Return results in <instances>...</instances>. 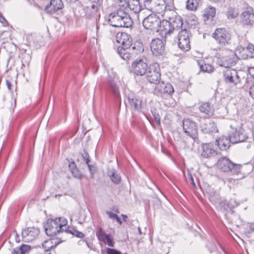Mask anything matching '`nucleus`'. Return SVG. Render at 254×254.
I'll use <instances>...</instances> for the list:
<instances>
[{"mask_svg":"<svg viewBox=\"0 0 254 254\" xmlns=\"http://www.w3.org/2000/svg\"><path fill=\"white\" fill-rule=\"evenodd\" d=\"M125 9L120 7L109 15L108 22L111 26L116 27H129L132 25V21Z\"/></svg>","mask_w":254,"mask_h":254,"instance_id":"1","label":"nucleus"},{"mask_svg":"<svg viewBox=\"0 0 254 254\" xmlns=\"http://www.w3.org/2000/svg\"><path fill=\"white\" fill-rule=\"evenodd\" d=\"M217 166L219 170L224 172H230L232 175L237 176V179L244 177V174L241 172V165L233 163L226 157H222L218 159Z\"/></svg>","mask_w":254,"mask_h":254,"instance_id":"2","label":"nucleus"},{"mask_svg":"<svg viewBox=\"0 0 254 254\" xmlns=\"http://www.w3.org/2000/svg\"><path fill=\"white\" fill-rule=\"evenodd\" d=\"M67 220L64 217L57 218L55 219H48L44 225L46 234L49 236H53L61 232H63L66 227Z\"/></svg>","mask_w":254,"mask_h":254,"instance_id":"3","label":"nucleus"},{"mask_svg":"<svg viewBox=\"0 0 254 254\" xmlns=\"http://www.w3.org/2000/svg\"><path fill=\"white\" fill-rule=\"evenodd\" d=\"M143 6L145 8L153 12L161 14L167 17L171 11L166 10V5L164 0H144Z\"/></svg>","mask_w":254,"mask_h":254,"instance_id":"4","label":"nucleus"},{"mask_svg":"<svg viewBox=\"0 0 254 254\" xmlns=\"http://www.w3.org/2000/svg\"><path fill=\"white\" fill-rule=\"evenodd\" d=\"M237 61L236 54L234 51L224 49L222 51L221 57H218L217 63L221 66L229 68V67L235 65Z\"/></svg>","mask_w":254,"mask_h":254,"instance_id":"5","label":"nucleus"},{"mask_svg":"<svg viewBox=\"0 0 254 254\" xmlns=\"http://www.w3.org/2000/svg\"><path fill=\"white\" fill-rule=\"evenodd\" d=\"M102 4V0H87L83 8L86 16L88 18L95 17L97 20Z\"/></svg>","mask_w":254,"mask_h":254,"instance_id":"6","label":"nucleus"},{"mask_svg":"<svg viewBox=\"0 0 254 254\" xmlns=\"http://www.w3.org/2000/svg\"><path fill=\"white\" fill-rule=\"evenodd\" d=\"M231 130L229 133V137L230 138L231 143L236 144L246 141L249 138L248 133L245 129L239 127L238 128H234L231 126Z\"/></svg>","mask_w":254,"mask_h":254,"instance_id":"7","label":"nucleus"},{"mask_svg":"<svg viewBox=\"0 0 254 254\" xmlns=\"http://www.w3.org/2000/svg\"><path fill=\"white\" fill-rule=\"evenodd\" d=\"M212 37L221 46H225L230 43L231 35L225 28H217L212 34Z\"/></svg>","mask_w":254,"mask_h":254,"instance_id":"8","label":"nucleus"},{"mask_svg":"<svg viewBox=\"0 0 254 254\" xmlns=\"http://www.w3.org/2000/svg\"><path fill=\"white\" fill-rule=\"evenodd\" d=\"M160 69L158 64L153 63L149 65L146 72L147 80L153 84L159 83L160 80Z\"/></svg>","mask_w":254,"mask_h":254,"instance_id":"9","label":"nucleus"},{"mask_svg":"<svg viewBox=\"0 0 254 254\" xmlns=\"http://www.w3.org/2000/svg\"><path fill=\"white\" fill-rule=\"evenodd\" d=\"M148 65L145 59H136L131 64V71L136 75H144L148 69Z\"/></svg>","mask_w":254,"mask_h":254,"instance_id":"10","label":"nucleus"},{"mask_svg":"<svg viewBox=\"0 0 254 254\" xmlns=\"http://www.w3.org/2000/svg\"><path fill=\"white\" fill-rule=\"evenodd\" d=\"M178 46L183 51H188L190 49L189 31L186 29L179 31L178 35Z\"/></svg>","mask_w":254,"mask_h":254,"instance_id":"11","label":"nucleus"},{"mask_svg":"<svg viewBox=\"0 0 254 254\" xmlns=\"http://www.w3.org/2000/svg\"><path fill=\"white\" fill-rule=\"evenodd\" d=\"M184 132L187 135L190 137L194 140L197 136V126L196 124L190 119H185L183 122Z\"/></svg>","mask_w":254,"mask_h":254,"instance_id":"12","label":"nucleus"},{"mask_svg":"<svg viewBox=\"0 0 254 254\" xmlns=\"http://www.w3.org/2000/svg\"><path fill=\"white\" fill-rule=\"evenodd\" d=\"M224 81L227 83L237 85L241 81L239 72L234 68H227L223 71Z\"/></svg>","mask_w":254,"mask_h":254,"instance_id":"13","label":"nucleus"},{"mask_svg":"<svg viewBox=\"0 0 254 254\" xmlns=\"http://www.w3.org/2000/svg\"><path fill=\"white\" fill-rule=\"evenodd\" d=\"M160 20L158 16L152 14L143 19L142 24L146 29L158 31Z\"/></svg>","mask_w":254,"mask_h":254,"instance_id":"14","label":"nucleus"},{"mask_svg":"<svg viewBox=\"0 0 254 254\" xmlns=\"http://www.w3.org/2000/svg\"><path fill=\"white\" fill-rule=\"evenodd\" d=\"M150 48L152 54L155 56H162L165 53V44L162 40L159 38H155L152 40Z\"/></svg>","mask_w":254,"mask_h":254,"instance_id":"15","label":"nucleus"},{"mask_svg":"<svg viewBox=\"0 0 254 254\" xmlns=\"http://www.w3.org/2000/svg\"><path fill=\"white\" fill-rule=\"evenodd\" d=\"M39 233V229L37 227H28L22 231V240L25 242H32L38 237Z\"/></svg>","mask_w":254,"mask_h":254,"instance_id":"16","label":"nucleus"},{"mask_svg":"<svg viewBox=\"0 0 254 254\" xmlns=\"http://www.w3.org/2000/svg\"><path fill=\"white\" fill-rule=\"evenodd\" d=\"M96 235L99 241L102 242L109 247H113L114 246L115 243L110 235L106 234L101 227L98 228Z\"/></svg>","mask_w":254,"mask_h":254,"instance_id":"17","label":"nucleus"},{"mask_svg":"<svg viewBox=\"0 0 254 254\" xmlns=\"http://www.w3.org/2000/svg\"><path fill=\"white\" fill-rule=\"evenodd\" d=\"M117 43L122 45L121 47L129 48L132 44L131 36L125 32H119L116 37Z\"/></svg>","mask_w":254,"mask_h":254,"instance_id":"18","label":"nucleus"},{"mask_svg":"<svg viewBox=\"0 0 254 254\" xmlns=\"http://www.w3.org/2000/svg\"><path fill=\"white\" fill-rule=\"evenodd\" d=\"M216 14V9L214 7L209 6L204 9L202 17L206 24L213 25V18Z\"/></svg>","mask_w":254,"mask_h":254,"instance_id":"19","label":"nucleus"},{"mask_svg":"<svg viewBox=\"0 0 254 254\" xmlns=\"http://www.w3.org/2000/svg\"><path fill=\"white\" fill-rule=\"evenodd\" d=\"M127 98L132 109L135 111H140L141 108V100L137 98L132 92H129Z\"/></svg>","mask_w":254,"mask_h":254,"instance_id":"20","label":"nucleus"},{"mask_svg":"<svg viewBox=\"0 0 254 254\" xmlns=\"http://www.w3.org/2000/svg\"><path fill=\"white\" fill-rule=\"evenodd\" d=\"M169 13L166 18H168V20L170 23L173 31H178L180 29H181V30L183 29L182 28L183 21L181 17L180 16L176 15L175 14L174 16L169 17Z\"/></svg>","mask_w":254,"mask_h":254,"instance_id":"21","label":"nucleus"},{"mask_svg":"<svg viewBox=\"0 0 254 254\" xmlns=\"http://www.w3.org/2000/svg\"><path fill=\"white\" fill-rule=\"evenodd\" d=\"M63 5L62 0H51L50 3L46 5L45 9L47 12L53 14L62 9Z\"/></svg>","mask_w":254,"mask_h":254,"instance_id":"22","label":"nucleus"},{"mask_svg":"<svg viewBox=\"0 0 254 254\" xmlns=\"http://www.w3.org/2000/svg\"><path fill=\"white\" fill-rule=\"evenodd\" d=\"M242 21L247 25H254V12L253 10L245 11L242 14Z\"/></svg>","mask_w":254,"mask_h":254,"instance_id":"23","label":"nucleus"},{"mask_svg":"<svg viewBox=\"0 0 254 254\" xmlns=\"http://www.w3.org/2000/svg\"><path fill=\"white\" fill-rule=\"evenodd\" d=\"M231 143V141L229 136L228 137L221 136L215 141L216 144L222 150H226L228 149Z\"/></svg>","mask_w":254,"mask_h":254,"instance_id":"24","label":"nucleus"},{"mask_svg":"<svg viewBox=\"0 0 254 254\" xmlns=\"http://www.w3.org/2000/svg\"><path fill=\"white\" fill-rule=\"evenodd\" d=\"M160 31L162 35L164 34L165 36H166L167 35L170 34L173 32L168 20L160 21L157 31Z\"/></svg>","mask_w":254,"mask_h":254,"instance_id":"25","label":"nucleus"},{"mask_svg":"<svg viewBox=\"0 0 254 254\" xmlns=\"http://www.w3.org/2000/svg\"><path fill=\"white\" fill-rule=\"evenodd\" d=\"M202 156L204 158H208L211 156L216 154V151L211 143L204 144L202 145Z\"/></svg>","mask_w":254,"mask_h":254,"instance_id":"26","label":"nucleus"},{"mask_svg":"<svg viewBox=\"0 0 254 254\" xmlns=\"http://www.w3.org/2000/svg\"><path fill=\"white\" fill-rule=\"evenodd\" d=\"M110 90L118 100H121L119 88L115 81L114 78L109 77L108 81Z\"/></svg>","mask_w":254,"mask_h":254,"instance_id":"27","label":"nucleus"},{"mask_svg":"<svg viewBox=\"0 0 254 254\" xmlns=\"http://www.w3.org/2000/svg\"><path fill=\"white\" fill-rule=\"evenodd\" d=\"M200 112L204 114L206 117H209L213 115L214 109L209 103L204 102L201 104L199 107Z\"/></svg>","mask_w":254,"mask_h":254,"instance_id":"28","label":"nucleus"},{"mask_svg":"<svg viewBox=\"0 0 254 254\" xmlns=\"http://www.w3.org/2000/svg\"><path fill=\"white\" fill-rule=\"evenodd\" d=\"M108 175L111 181L115 184H119L121 181V177L115 169H109L108 170Z\"/></svg>","mask_w":254,"mask_h":254,"instance_id":"29","label":"nucleus"},{"mask_svg":"<svg viewBox=\"0 0 254 254\" xmlns=\"http://www.w3.org/2000/svg\"><path fill=\"white\" fill-rule=\"evenodd\" d=\"M130 48L118 47V53L122 59L126 61H128L132 57V55L130 53Z\"/></svg>","mask_w":254,"mask_h":254,"instance_id":"30","label":"nucleus"},{"mask_svg":"<svg viewBox=\"0 0 254 254\" xmlns=\"http://www.w3.org/2000/svg\"><path fill=\"white\" fill-rule=\"evenodd\" d=\"M201 129L204 133H210L216 130V126L213 122L206 121L201 125Z\"/></svg>","mask_w":254,"mask_h":254,"instance_id":"31","label":"nucleus"},{"mask_svg":"<svg viewBox=\"0 0 254 254\" xmlns=\"http://www.w3.org/2000/svg\"><path fill=\"white\" fill-rule=\"evenodd\" d=\"M128 6L134 13H138L142 9L139 0H128Z\"/></svg>","mask_w":254,"mask_h":254,"instance_id":"32","label":"nucleus"},{"mask_svg":"<svg viewBox=\"0 0 254 254\" xmlns=\"http://www.w3.org/2000/svg\"><path fill=\"white\" fill-rule=\"evenodd\" d=\"M206 193L209 196V200L213 203H218L219 201V194L215 191L213 189L208 187L206 189Z\"/></svg>","mask_w":254,"mask_h":254,"instance_id":"33","label":"nucleus"},{"mask_svg":"<svg viewBox=\"0 0 254 254\" xmlns=\"http://www.w3.org/2000/svg\"><path fill=\"white\" fill-rule=\"evenodd\" d=\"M59 244L58 242H57V240L55 239H50L47 241H45L43 243V248L44 249L45 252L47 253V254H50V253H48L51 249H52L56 247V246Z\"/></svg>","mask_w":254,"mask_h":254,"instance_id":"34","label":"nucleus"},{"mask_svg":"<svg viewBox=\"0 0 254 254\" xmlns=\"http://www.w3.org/2000/svg\"><path fill=\"white\" fill-rule=\"evenodd\" d=\"M31 250L30 246L25 244L22 245L19 248L14 249L11 254H26Z\"/></svg>","mask_w":254,"mask_h":254,"instance_id":"35","label":"nucleus"},{"mask_svg":"<svg viewBox=\"0 0 254 254\" xmlns=\"http://www.w3.org/2000/svg\"><path fill=\"white\" fill-rule=\"evenodd\" d=\"M161 89L160 91L163 93H166L168 95H172L174 92V88L172 84L167 83L165 84L163 82L160 85Z\"/></svg>","mask_w":254,"mask_h":254,"instance_id":"36","label":"nucleus"},{"mask_svg":"<svg viewBox=\"0 0 254 254\" xmlns=\"http://www.w3.org/2000/svg\"><path fill=\"white\" fill-rule=\"evenodd\" d=\"M200 3V0H188L186 7L190 10H195Z\"/></svg>","mask_w":254,"mask_h":254,"instance_id":"37","label":"nucleus"},{"mask_svg":"<svg viewBox=\"0 0 254 254\" xmlns=\"http://www.w3.org/2000/svg\"><path fill=\"white\" fill-rule=\"evenodd\" d=\"M247 50L245 48L242 47L241 46H238L234 53L236 54V56L237 57V60L239 59H245L247 58V55L245 54L246 53Z\"/></svg>","mask_w":254,"mask_h":254,"instance_id":"38","label":"nucleus"},{"mask_svg":"<svg viewBox=\"0 0 254 254\" xmlns=\"http://www.w3.org/2000/svg\"><path fill=\"white\" fill-rule=\"evenodd\" d=\"M227 15L229 18H234L237 17L239 15V11L237 9L234 8L229 7L228 9Z\"/></svg>","mask_w":254,"mask_h":254,"instance_id":"39","label":"nucleus"},{"mask_svg":"<svg viewBox=\"0 0 254 254\" xmlns=\"http://www.w3.org/2000/svg\"><path fill=\"white\" fill-rule=\"evenodd\" d=\"M69 167L71 170V172L73 176L76 178H81V174L79 172L78 170L75 167V164L72 163L69 164Z\"/></svg>","mask_w":254,"mask_h":254,"instance_id":"40","label":"nucleus"},{"mask_svg":"<svg viewBox=\"0 0 254 254\" xmlns=\"http://www.w3.org/2000/svg\"><path fill=\"white\" fill-rule=\"evenodd\" d=\"M200 69L203 72L211 73L214 71V67L210 64H204L200 65Z\"/></svg>","mask_w":254,"mask_h":254,"instance_id":"41","label":"nucleus"},{"mask_svg":"<svg viewBox=\"0 0 254 254\" xmlns=\"http://www.w3.org/2000/svg\"><path fill=\"white\" fill-rule=\"evenodd\" d=\"M106 214L109 216L110 218L112 219H115L120 224H122V222L117 214L109 211H106Z\"/></svg>","mask_w":254,"mask_h":254,"instance_id":"42","label":"nucleus"},{"mask_svg":"<svg viewBox=\"0 0 254 254\" xmlns=\"http://www.w3.org/2000/svg\"><path fill=\"white\" fill-rule=\"evenodd\" d=\"M107 254H121V252L113 249L107 248L106 249Z\"/></svg>","mask_w":254,"mask_h":254,"instance_id":"43","label":"nucleus"},{"mask_svg":"<svg viewBox=\"0 0 254 254\" xmlns=\"http://www.w3.org/2000/svg\"><path fill=\"white\" fill-rule=\"evenodd\" d=\"M82 157L84 160L85 161L86 164H88L90 162L89 156L87 152H84L82 154Z\"/></svg>","mask_w":254,"mask_h":254,"instance_id":"44","label":"nucleus"},{"mask_svg":"<svg viewBox=\"0 0 254 254\" xmlns=\"http://www.w3.org/2000/svg\"><path fill=\"white\" fill-rule=\"evenodd\" d=\"M87 165L88 166L91 176L92 177L95 171V167L93 166L90 165L89 163Z\"/></svg>","mask_w":254,"mask_h":254,"instance_id":"45","label":"nucleus"},{"mask_svg":"<svg viewBox=\"0 0 254 254\" xmlns=\"http://www.w3.org/2000/svg\"><path fill=\"white\" fill-rule=\"evenodd\" d=\"M0 22L3 24L4 26H7L8 22L3 17L2 14L0 13Z\"/></svg>","mask_w":254,"mask_h":254,"instance_id":"46","label":"nucleus"},{"mask_svg":"<svg viewBox=\"0 0 254 254\" xmlns=\"http://www.w3.org/2000/svg\"><path fill=\"white\" fill-rule=\"evenodd\" d=\"M249 93L250 96L254 98V85H253L249 89Z\"/></svg>","mask_w":254,"mask_h":254,"instance_id":"47","label":"nucleus"},{"mask_svg":"<svg viewBox=\"0 0 254 254\" xmlns=\"http://www.w3.org/2000/svg\"><path fill=\"white\" fill-rule=\"evenodd\" d=\"M13 234H14V238H15V242L16 243H19L20 242V238H19V236L18 235V234L17 233V232L14 231L13 232Z\"/></svg>","mask_w":254,"mask_h":254,"instance_id":"48","label":"nucleus"},{"mask_svg":"<svg viewBox=\"0 0 254 254\" xmlns=\"http://www.w3.org/2000/svg\"><path fill=\"white\" fill-rule=\"evenodd\" d=\"M246 49L247 50V51L249 50L250 52H252L254 51V46L253 45H249L246 47Z\"/></svg>","mask_w":254,"mask_h":254,"instance_id":"49","label":"nucleus"},{"mask_svg":"<svg viewBox=\"0 0 254 254\" xmlns=\"http://www.w3.org/2000/svg\"><path fill=\"white\" fill-rule=\"evenodd\" d=\"M75 236L78 238H83L84 235L82 232L77 231L75 232Z\"/></svg>","mask_w":254,"mask_h":254,"instance_id":"50","label":"nucleus"},{"mask_svg":"<svg viewBox=\"0 0 254 254\" xmlns=\"http://www.w3.org/2000/svg\"><path fill=\"white\" fill-rule=\"evenodd\" d=\"M189 178L190 181H191V184L194 186L195 187V184L194 183V180L193 179V177L191 174H189Z\"/></svg>","mask_w":254,"mask_h":254,"instance_id":"51","label":"nucleus"},{"mask_svg":"<svg viewBox=\"0 0 254 254\" xmlns=\"http://www.w3.org/2000/svg\"><path fill=\"white\" fill-rule=\"evenodd\" d=\"M249 73L254 78V67H252L249 69Z\"/></svg>","mask_w":254,"mask_h":254,"instance_id":"52","label":"nucleus"},{"mask_svg":"<svg viewBox=\"0 0 254 254\" xmlns=\"http://www.w3.org/2000/svg\"><path fill=\"white\" fill-rule=\"evenodd\" d=\"M154 119H155V120L156 122V123L157 124H158L159 125H160V119L159 116L158 115L155 116L154 117Z\"/></svg>","mask_w":254,"mask_h":254,"instance_id":"53","label":"nucleus"},{"mask_svg":"<svg viewBox=\"0 0 254 254\" xmlns=\"http://www.w3.org/2000/svg\"><path fill=\"white\" fill-rule=\"evenodd\" d=\"M6 85H7V88L8 89V90H11V84L10 82L8 80H6Z\"/></svg>","mask_w":254,"mask_h":254,"instance_id":"54","label":"nucleus"},{"mask_svg":"<svg viewBox=\"0 0 254 254\" xmlns=\"http://www.w3.org/2000/svg\"><path fill=\"white\" fill-rule=\"evenodd\" d=\"M226 181L228 182H229V183H230L232 181H234V180L233 179H231V178H227V179H226Z\"/></svg>","mask_w":254,"mask_h":254,"instance_id":"55","label":"nucleus"},{"mask_svg":"<svg viewBox=\"0 0 254 254\" xmlns=\"http://www.w3.org/2000/svg\"><path fill=\"white\" fill-rule=\"evenodd\" d=\"M122 216L123 217L124 220L126 221V219L127 218V216L124 214H122Z\"/></svg>","mask_w":254,"mask_h":254,"instance_id":"56","label":"nucleus"},{"mask_svg":"<svg viewBox=\"0 0 254 254\" xmlns=\"http://www.w3.org/2000/svg\"><path fill=\"white\" fill-rule=\"evenodd\" d=\"M250 229L251 230H252V231H254V226H251L250 227Z\"/></svg>","mask_w":254,"mask_h":254,"instance_id":"57","label":"nucleus"},{"mask_svg":"<svg viewBox=\"0 0 254 254\" xmlns=\"http://www.w3.org/2000/svg\"><path fill=\"white\" fill-rule=\"evenodd\" d=\"M138 232H139V234L141 235V229H140V227L138 228Z\"/></svg>","mask_w":254,"mask_h":254,"instance_id":"58","label":"nucleus"},{"mask_svg":"<svg viewBox=\"0 0 254 254\" xmlns=\"http://www.w3.org/2000/svg\"><path fill=\"white\" fill-rule=\"evenodd\" d=\"M96 28H97V33H98V27L97 25H96Z\"/></svg>","mask_w":254,"mask_h":254,"instance_id":"59","label":"nucleus"},{"mask_svg":"<svg viewBox=\"0 0 254 254\" xmlns=\"http://www.w3.org/2000/svg\"><path fill=\"white\" fill-rule=\"evenodd\" d=\"M116 211H117V212H119V210H118V209L116 210Z\"/></svg>","mask_w":254,"mask_h":254,"instance_id":"60","label":"nucleus"}]
</instances>
